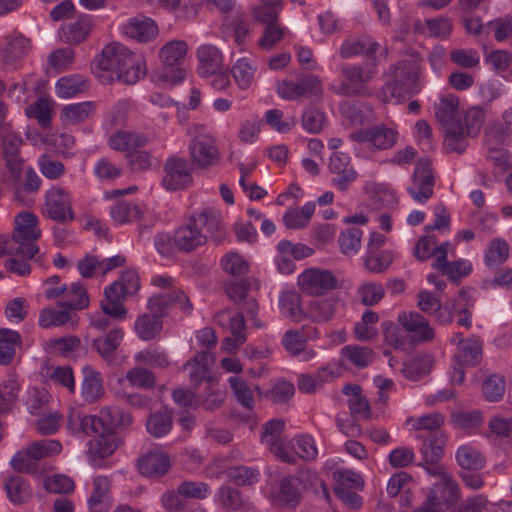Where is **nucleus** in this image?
<instances>
[{"label":"nucleus","mask_w":512,"mask_h":512,"mask_svg":"<svg viewBox=\"0 0 512 512\" xmlns=\"http://www.w3.org/2000/svg\"><path fill=\"white\" fill-rule=\"evenodd\" d=\"M126 380L131 386L151 389L156 384V377L154 373L144 367H134L126 373Z\"/></svg>","instance_id":"nucleus-63"},{"label":"nucleus","mask_w":512,"mask_h":512,"mask_svg":"<svg viewBox=\"0 0 512 512\" xmlns=\"http://www.w3.org/2000/svg\"><path fill=\"white\" fill-rule=\"evenodd\" d=\"M170 457L164 451H152L138 460L139 472L147 477H161L170 469Z\"/></svg>","instance_id":"nucleus-22"},{"label":"nucleus","mask_w":512,"mask_h":512,"mask_svg":"<svg viewBox=\"0 0 512 512\" xmlns=\"http://www.w3.org/2000/svg\"><path fill=\"white\" fill-rule=\"evenodd\" d=\"M378 60L377 57H372L364 65H344L341 68V73L347 80L339 87L338 94L344 96H358L369 97L372 95V90L368 83L377 74Z\"/></svg>","instance_id":"nucleus-4"},{"label":"nucleus","mask_w":512,"mask_h":512,"mask_svg":"<svg viewBox=\"0 0 512 512\" xmlns=\"http://www.w3.org/2000/svg\"><path fill=\"white\" fill-rule=\"evenodd\" d=\"M216 496L219 504L229 511L240 510L245 505L241 492L228 485H222L217 490Z\"/></svg>","instance_id":"nucleus-56"},{"label":"nucleus","mask_w":512,"mask_h":512,"mask_svg":"<svg viewBox=\"0 0 512 512\" xmlns=\"http://www.w3.org/2000/svg\"><path fill=\"white\" fill-rule=\"evenodd\" d=\"M387 75L390 80L382 88L383 101L390 97H410L422 89L420 59L417 56L412 55L391 65Z\"/></svg>","instance_id":"nucleus-1"},{"label":"nucleus","mask_w":512,"mask_h":512,"mask_svg":"<svg viewBox=\"0 0 512 512\" xmlns=\"http://www.w3.org/2000/svg\"><path fill=\"white\" fill-rule=\"evenodd\" d=\"M426 498L441 512L448 510L460 498L458 484L451 476H444L433 484Z\"/></svg>","instance_id":"nucleus-15"},{"label":"nucleus","mask_w":512,"mask_h":512,"mask_svg":"<svg viewBox=\"0 0 512 512\" xmlns=\"http://www.w3.org/2000/svg\"><path fill=\"white\" fill-rule=\"evenodd\" d=\"M178 305L180 310L190 313L192 304L182 290L171 288L152 296L148 301L150 312L157 314L160 318L166 315L172 307Z\"/></svg>","instance_id":"nucleus-12"},{"label":"nucleus","mask_w":512,"mask_h":512,"mask_svg":"<svg viewBox=\"0 0 512 512\" xmlns=\"http://www.w3.org/2000/svg\"><path fill=\"white\" fill-rule=\"evenodd\" d=\"M214 357L208 351H201L197 353L194 358L186 362L184 369L188 370V376L190 382L195 386H199L201 383L206 382L211 384L213 378L211 376L210 369L214 364Z\"/></svg>","instance_id":"nucleus-20"},{"label":"nucleus","mask_w":512,"mask_h":512,"mask_svg":"<svg viewBox=\"0 0 512 512\" xmlns=\"http://www.w3.org/2000/svg\"><path fill=\"white\" fill-rule=\"evenodd\" d=\"M193 218L199 228H206V232L216 243L219 244L226 238V231L222 226L220 212L218 210L207 207L200 213L194 214Z\"/></svg>","instance_id":"nucleus-26"},{"label":"nucleus","mask_w":512,"mask_h":512,"mask_svg":"<svg viewBox=\"0 0 512 512\" xmlns=\"http://www.w3.org/2000/svg\"><path fill=\"white\" fill-rule=\"evenodd\" d=\"M433 363V357L429 354H424L403 364L400 371L405 378L409 380H418L431 371Z\"/></svg>","instance_id":"nucleus-42"},{"label":"nucleus","mask_w":512,"mask_h":512,"mask_svg":"<svg viewBox=\"0 0 512 512\" xmlns=\"http://www.w3.org/2000/svg\"><path fill=\"white\" fill-rule=\"evenodd\" d=\"M377 48L378 44L371 39H349L342 44L340 55L344 59L366 55L369 61L372 57H376Z\"/></svg>","instance_id":"nucleus-36"},{"label":"nucleus","mask_w":512,"mask_h":512,"mask_svg":"<svg viewBox=\"0 0 512 512\" xmlns=\"http://www.w3.org/2000/svg\"><path fill=\"white\" fill-rule=\"evenodd\" d=\"M111 480L107 476L98 475L93 478L92 491L88 499L91 509L110 504Z\"/></svg>","instance_id":"nucleus-39"},{"label":"nucleus","mask_w":512,"mask_h":512,"mask_svg":"<svg viewBox=\"0 0 512 512\" xmlns=\"http://www.w3.org/2000/svg\"><path fill=\"white\" fill-rule=\"evenodd\" d=\"M139 54L130 51L121 43L113 42L107 44L96 57L94 72L102 82H112L120 67L138 65Z\"/></svg>","instance_id":"nucleus-2"},{"label":"nucleus","mask_w":512,"mask_h":512,"mask_svg":"<svg viewBox=\"0 0 512 512\" xmlns=\"http://www.w3.org/2000/svg\"><path fill=\"white\" fill-rule=\"evenodd\" d=\"M57 305L64 309L86 308L89 305V298L86 289L80 283H72L68 287L65 298L58 301Z\"/></svg>","instance_id":"nucleus-49"},{"label":"nucleus","mask_w":512,"mask_h":512,"mask_svg":"<svg viewBox=\"0 0 512 512\" xmlns=\"http://www.w3.org/2000/svg\"><path fill=\"white\" fill-rule=\"evenodd\" d=\"M43 213L58 223L72 222L75 219V214L72 209L71 194L57 186L49 189L45 196Z\"/></svg>","instance_id":"nucleus-7"},{"label":"nucleus","mask_w":512,"mask_h":512,"mask_svg":"<svg viewBox=\"0 0 512 512\" xmlns=\"http://www.w3.org/2000/svg\"><path fill=\"white\" fill-rule=\"evenodd\" d=\"M407 423L416 432L415 435H427L435 431H442L441 427L444 424V416L439 412H432L418 418H409Z\"/></svg>","instance_id":"nucleus-41"},{"label":"nucleus","mask_w":512,"mask_h":512,"mask_svg":"<svg viewBox=\"0 0 512 512\" xmlns=\"http://www.w3.org/2000/svg\"><path fill=\"white\" fill-rule=\"evenodd\" d=\"M191 165L184 158L171 157L165 164V176L162 183L168 190L186 187L192 181Z\"/></svg>","instance_id":"nucleus-16"},{"label":"nucleus","mask_w":512,"mask_h":512,"mask_svg":"<svg viewBox=\"0 0 512 512\" xmlns=\"http://www.w3.org/2000/svg\"><path fill=\"white\" fill-rule=\"evenodd\" d=\"M397 322L405 331L409 343L413 345L430 342L435 337V331L430 322L418 312L403 311L398 314Z\"/></svg>","instance_id":"nucleus-9"},{"label":"nucleus","mask_w":512,"mask_h":512,"mask_svg":"<svg viewBox=\"0 0 512 512\" xmlns=\"http://www.w3.org/2000/svg\"><path fill=\"white\" fill-rule=\"evenodd\" d=\"M40 236L41 230L38 227V218L35 214L22 212L15 217V227L10 238L15 240V247L20 255L35 258L39 253V247L35 242Z\"/></svg>","instance_id":"nucleus-6"},{"label":"nucleus","mask_w":512,"mask_h":512,"mask_svg":"<svg viewBox=\"0 0 512 512\" xmlns=\"http://www.w3.org/2000/svg\"><path fill=\"white\" fill-rule=\"evenodd\" d=\"M188 51V45L182 40L167 42L159 50V59L162 67L157 72V80L168 84L176 85L182 82L186 76V70L181 66Z\"/></svg>","instance_id":"nucleus-3"},{"label":"nucleus","mask_w":512,"mask_h":512,"mask_svg":"<svg viewBox=\"0 0 512 512\" xmlns=\"http://www.w3.org/2000/svg\"><path fill=\"white\" fill-rule=\"evenodd\" d=\"M92 29V22L87 15L80 16L75 21L64 25L61 28L62 39L69 44H78L83 42Z\"/></svg>","instance_id":"nucleus-32"},{"label":"nucleus","mask_w":512,"mask_h":512,"mask_svg":"<svg viewBox=\"0 0 512 512\" xmlns=\"http://www.w3.org/2000/svg\"><path fill=\"white\" fill-rule=\"evenodd\" d=\"M82 373L81 396L88 403L96 402L105 393L101 375L90 365L84 366Z\"/></svg>","instance_id":"nucleus-28"},{"label":"nucleus","mask_w":512,"mask_h":512,"mask_svg":"<svg viewBox=\"0 0 512 512\" xmlns=\"http://www.w3.org/2000/svg\"><path fill=\"white\" fill-rule=\"evenodd\" d=\"M8 499L16 505L28 502L32 497L29 483L21 476H11L4 483Z\"/></svg>","instance_id":"nucleus-34"},{"label":"nucleus","mask_w":512,"mask_h":512,"mask_svg":"<svg viewBox=\"0 0 512 512\" xmlns=\"http://www.w3.org/2000/svg\"><path fill=\"white\" fill-rule=\"evenodd\" d=\"M124 333L121 329H112L104 337L94 338L91 342V347L95 349L101 357L108 358L119 347Z\"/></svg>","instance_id":"nucleus-43"},{"label":"nucleus","mask_w":512,"mask_h":512,"mask_svg":"<svg viewBox=\"0 0 512 512\" xmlns=\"http://www.w3.org/2000/svg\"><path fill=\"white\" fill-rule=\"evenodd\" d=\"M226 477L238 486H251L259 481L260 472L244 465L232 466L225 470Z\"/></svg>","instance_id":"nucleus-50"},{"label":"nucleus","mask_w":512,"mask_h":512,"mask_svg":"<svg viewBox=\"0 0 512 512\" xmlns=\"http://www.w3.org/2000/svg\"><path fill=\"white\" fill-rule=\"evenodd\" d=\"M294 453L305 461H314L318 456V449L312 436L302 434L292 439Z\"/></svg>","instance_id":"nucleus-55"},{"label":"nucleus","mask_w":512,"mask_h":512,"mask_svg":"<svg viewBox=\"0 0 512 512\" xmlns=\"http://www.w3.org/2000/svg\"><path fill=\"white\" fill-rule=\"evenodd\" d=\"M105 298L101 301V308L104 314L121 320L127 316V310L123 305L126 297L129 295L121 286L120 282L114 281L104 290Z\"/></svg>","instance_id":"nucleus-18"},{"label":"nucleus","mask_w":512,"mask_h":512,"mask_svg":"<svg viewBox=\"0 0 512 512\" xmlns=\"http://www.w3.org/2000/svg\"><path fill=\"white\" fill-rule=\"evenodd\" d=\"M444 148L447 152L463 153L467 147L466 131L461 124L445 127Z\"/></svg>","instance_id":"nucleus-53"},{"label":"nucleus","mask_w":512,"mask_h":512,"mask_svg":"<svg viewBox=\"0 0 512 512\" xmlns=\"http://www.w3.org/2000/svg\"><path fill=\"white\" fill-rule=\"evenodd\" d=\"M148 140L145 136L136 132L118 131L109 137V146L117 151H128L143 147Z\"/></svg>","instance_id":"nucleus-38"},{"label":"nucleus","mask_w":512,"mask_h":512,"mask_svg":"<svg viewBox=\"0 0 512 512\" xmlns=\"http://www.w3.org/2000/svg\"><path fill=\"white\" fill-rule=\"evenodd\" d=\"M279 310L283 317L295 323L307 319L306 312L302 307V297L296 291L286 290L280 293Z\"/></svg>","instance_id":"nucleus-25"},{"label":"nucleus","mask_w":512,"mask_h":512,"mask_svg":"<svg viewBox=\"0 0 512 512\" xmlns=\"http://www.w3.org/2000/svg\"><path fill=\"white\" fill-rule=\"evenodd\" d=\"M483 355V341L478 336L466 338L461 348H457L455 361L460 366H475L480 363Z\"/></svg>","instance_id":"nucleus-29"},{"label":"nucleus","mask_w":512,"mask_h":512,"mask_svg":"<svg viewBox=\"0 0 512 512\" xmlns=\"http://www.w3.org/2000/svg\"><path fill=\"white\" fill-rule=\"evenodd\" d=\"M256 67H254L246 58L237 60L231 69L236 84L241 89L250 87L254 79Z\"/></svg>","instance_id":"nucleus-59"},{"label":"nucleus","mask_w":512,"mask_h":512,"mask_svg":"<svg viewBox=\"0 0 512 512\" xmlns=\"http://www.w3.org/2000/svg\"><path fill=\"white\" fill-rule=\"evenodd\" d=\"M339 110L352 125L371 124L376 120L373 108L365 102L345 100L339 104Z\"/></svg>","instance_id":"nucleus-24"},{"label":"nucleus","mask_w":512,"mask_h":512,"mask_svg":"<svg viewBox=\"0 0 512 512\" xmlns=\"http://www.w3.org/2000/svg\"><path fill=\"white\" fill-rule=\"evenodd\" d=\"M172 426V413L167 408L151 413L146 421V430L154 438L166 436Z\"/></svg>","instance_id":"nucleus-37"},{"label":"nucleus","mask_w":512,"mask_h":512,"mask_svg":"<svg viewBox=\"0 0 512 512\" xmlns=\"http://www.w3.org/2000/svg\"><path fill=\"white\" fill-rule=\"evenodd\" d=\"M208 236L201 231L195 222L193 216L189 221L179 227L174 233V243L176 248L183 252H191L207 241Z\"/></svg>","instance_id":"nucleus-17"},{"label":"nucleus","mask_w":512,"mask_h":512,"mask_svg":"<svg viewBox=\"0 0 512 512\" xmlns=\"http://www.w3.org/2000/svg\"><path fill=\"white\" fill-rule=\"evenodd\" d=\"M319 331L315 327L302 326L301 329L287 330L281 340L285 350L295 356L307 343L308 340L317 339Z\"/></svg>","instance_id":"nucleus-27"},{"label":"nucleus","mask_w":512,"mask_h":512,"mask_svg":"<svg viewBox=\"0 0 512 512\" xmlns=\"http://www.w3.org/2000/svg\"><path fill=\"white\" fill-rule=\"evenodd\" d=\"M199 61L198 73L208 77L220 72L223 68V56L221 51L212 44H203L197 49Z\"/></svg>","instance_id":"nucleus-23"},{"label":"nucleus","mask_w":512,"mask_h":512,"mask_svg":"<svg viewBox=\"0 0 512 512\" xmlns=\"http://www.w3.org/2000/svg\"><path fill=\"white\" fill-rule=\"evenodd\" d=\"M162 329V321L155 313H143L139 315L134 324L137 336L143 341L154 339Z\"/></svg>","instance_id":"nucleus-35"},{"label":"nucleus","mask_w":512,"mask_h":512,"mask_svg":"<svg viewBox=\"0 0 512 512\" xmlns=\"http://www.w3.org/2000/svg\"><path fill=\"white\" fill-rule=\"evenodd\" d=\"M328 168L335 175L332 178V185L340 191H346L358 176L351 164L350 156L340 151L334 152L330 156Z\"/></svg>","instance_id":"nucleus-14"},{"label":"nucleus","mask_w":512,"mask_h":512,"mask_svg":"<svg viewBox=\"0 0 512 512\" xmlns=\"http://www.w3.org/2000/svg\"><path fill=\"white\" fill-rule=\"evenodd\" d=\"M21 343L18 332L10 329H0V364L8 365L15 356L16 346Z\"/></svg>","instance_id":"nucleus-47"},{"label":"nucleus","mask_w":512,"mask_h":512,"mask_svg":"<svg viewBox=\"0 0 512 512\" xmlns=\"http://www.w3.org/2000/svg\"><path fill=\"white\" fill-rule=\"evenodd\" d=\"M383 336L385 343L396 350H404L409 342L402 327L393 322L383 323Z\"/></svg>","instance_id":"nucleus-62"},{"label":"nucleus","mask_w":512,"mask_h":512,"mask_svg":"<svg viewBox=\"0 0 512 512\" xmlns=\"http://www.w3.org/2000/svg\"><path fill=\"white\" fill-rule=\"evenodd\" d=\"M509 256L508 243L500 238L491 241L485 255L486 264L490 267H497L504 263Z\"/></svg>","instance_id":"nucleus-60"},{"label":"nucleus","mask_w":512,"mask_h":512,"mask_svg":"<svg viewBox=\"0 0 512 512\" xmlns=\"http://www.w3.org/2000/svg\"><path fill=\"white\" fill-rule=\"evenodd\" d=\"M300 289L312 296L321 295L337 285L334 275L327 270L308 269L298 278Z\"/></svg>","instance_id":"nucleus-13"},{"label":"nucleus","mask_w":512,"mask_h":512,"mask_svg":"<svg viewBox=\"0 0 512 512\" xmlns=\"http://www.w3.org/2000/svg\"><path fill=\"white\" fill-rule=\"evenodd\" d=\"M27 447L29 449V453L34 456V459H36L37 462L47 457L56 456L62 451L61 443L53 439L34 441Z\"/></svg>","instance_id":"nucleus-58"},{"label":"nucleus","mask_w":512,"mask_h":512,"mask_svg":"<svg viewBox=\"0 0 512 512\" xmlns=\"http://www.w3.org/2000/svg\"><path fill=\"white\" fill-rule=\"evenodd\" d=\"M277 93L281 98L293 101L310 96L318 100L322 97L323 92L320 80L316 76L309 75L298 82H279L277 85Z\"/></svg>","instance_id":"nucleus-11"},{"label":"nucleus","mask_w":512,"mask_h":512,"mask_svg":"<svg viewBox=\"0 0 512 512\" xmlns=\"http://www.w3.org/2000/svg\"><path fill=\"white\" fill-rule=\"evenodd\" d=\"M118 447L117 437L114 433L104 431L89 441V451L94 457L107 458Z\"/></svg>","instance_id":"nucleus-40"},{"label":"nucleus","mask_w":512,"mask_h":512,"mask_svg":"<svg viewBox=\"0 0 512 512\" xmlns=\"http://www.w3.org/2000/svg\"><path fill=\"white\" fill-rule=\"evenodd\" d=\"M30 50V41L21 34H12L7 37V44L3 51L5 63H14L25 56Z\"/></svg>","instance_id":"nucleus-45"},{"label":"nucleus","mask_w":512,"mask_h":512,"mask_svg":"<svg viewBox=\"0 0 512 512\" xmlns=\"http://www.w3.org/2000/svg\"><path fill=\"white\" fill-rule=\"evenodd\" d=\"M435 179L431 163L420 159L412 174L411 184L407 188L409 195L418 203H426L434 193Z\"/></svg>","instance_id":"nucleus-10"},{"label":"nucleus","mask_w":512,"mask_h":512,"mask_svg":"<svg viewBox=\"0 0 512 512\" xmlns=\"http://www.w3.org/2000/svg\"><path fill=\"white\" fill-rule=\"evenodd\" d=\"M421 441L419 453L423 459L440 461L444 456V448L447 444V434L444 431H435L427 435H415Z\"/></svg>","instance_id":"nucleus-21"},{"label":"nucleus","mask_w":512,"mask_h":512,"mask_svg":"<svg viewBox=\"0 0 512 512\" xmlns=\"http://www.w3.org/2000/svg\"><path fill=\"white\" fill-rule=\"evenodd\" d=\"M300 480L296 476H286L279 484L278 500L283 505H295L300 500Z\"/></svg>","instance_id":"nucleus-52"},{"label":"nucleus","mask_w":512,"mask_h":512,"mask_svg":"<svg viewBox=\"0 0 512 512\" xmlns=\"http://www.w3.org/2000/svg\"><path fill=\"white\" fill-rule=\"evenodd\" d=\"M456 461L463 469L480 470L485 466V457L473 446L462 445L456 451Z\"/></svg>","instance_id":"nucleus-44"},{"label":"nucleus","mask_w":512,"mask_h":512,"mask_svg":"<svg viewBox=\"0 0 512 512\" xmlns=\"http://www.w3.org/2000/svg\"><path fill=\"white\" fill-rule=\"evenodd\" d=\"M398 133L385 124H379L357 130L350 134V139L357 143L364 144L369 150L381 151L394 146Z\"/></svg>","instance_id":"nucleus-8"},{"label":"nucleus","mask_w":512,"mask_h":512,"mask_svg":"<svg viewBox=\"0 0 512 512\" xmlns=\"http://www.w3.org/2000/svg\"><path fill=\"white\" fill-rule=\"evenodd\" d=\"M341 353L358 368L367 367L374 358L372 349L366 346L347 345L342 348Z\"/></svg>","instance_id":"nucleus-54"},{"label":"nucleus","mask_w":512,"mask_h":512,"mask_svg":"<svg viewBox=\"0 0 512 512\" xmlns=\"http://www.w3.org/2000/svg\"><path fill=\"white\" fill-rule=\"evenodd\" d=\"M337 303V299L333 297L311 301L306 312L307 319L314 323L330 321L336 313Z\"/></svg>","instance_id":"nucleus-33"},{"label":"nucleus","mask_w":512,"mask_h":512,"mask_svg":"<svg viewBox=\"0 0 512 512\" xmlns=\"http://www.w3.org/2000/svg\"><path fill=\"white\" fill-rule=\"evenodd\" d=\"M124 30L128 36L139 42H147L158 33V28L154 21L145 16L131 18L125 25Z\"/></svg>","instance_id":"nucleus-31"},{"label":"nucleus","mask_w":512,"mask_h":512,"mask_svg":"<svg viewBox=\"0 0 512 512\" xmlns=\"http://www.w3.org/2000/svg\"><path fill=\"white\" fill-rule=\"evenodd\" d=\"M229 384L237 401L245 408L252 410L254 408V397L252 389L246 381L240 377L234 376L229 379Z\"/></svg>","instance_id":"nucleus-64"},{"label":"nucleus","mask_w":512,"mask_h":512,"mask_svg":"<svg viewBox=\"0 0 512 512\" xmlns=\"http://www.w3.org/2000/svg\"><path fill=\"white\" fill-rule=\"evenodd\" d=\"M315 211V204L307 202L301 209L288 210L283 215V223L288 229H301L306 227Z\"/></svg>","instance_id":"nucleus-48"},{"label":"nucleus","mask_w":512,"mask_h":512,"mask_svg":"<svg viewBox=\"0 0 512 512\" xmlns=\"http://www.w3.org/2000/svg\"><path fill=\"white\" fill-rule=\"evenodd\" d=\"M2 139L3 157L6 167L11 176L18 179L23 170V159L20 156L19 150L23 143L22 138L13 132H4Z\"/></svg>","instance_id":"nucleus-19"},{"label":"nucleus","mask_w":512,"mask_h":512,"mask_svg":"<svg viewBox=\"0 0 512 512\" xmlns=\"http://www.w3.org/2000/svg\"><path fill=\"white\" fill-rule=\"evenodd\" d=\"M189 133L191 139L188 150L191 162L200 169L216 165L221 156L215 138L207 133L202 125H195Z\"/></svg>","instance_id":"nucleus-5"},{"label":"nucleus","mask_w":512,"mask_h":512,"mask_svg":"<svg viewBox=\"0 0 512 512\" xmlns=\"http://www.w3.org/2000/svg\"><path fill=\"white\" fill-rule=\"evenodd\" d=\"M451 421L457 428L466 431H476L482 426L483 417L479 410L459 411L452 413Z\"/></svg>","instance_id":"nucleus-57"},{"label":"nucleus","mask_w":512,"mask_h":512,"mask_svg":"<svg viewBox=\"0 0 512 512\" xmlns=\"http://www.w3.org/2000/svg\"><path fill=\"white\" fill-rule=\"evenodd\" d=\"M93 111V102L71 104L62 108L61 119L65 124L75 125L88 119Z\"/></svg>","instance_id":"nucleus-46"},{"label":"nucleus","mask_w":512,"mask_h":512,"mask_svg":"<svg viewBox=\"0 0 512 512\" xmlns=\"http://www.w3.org/2000/svg\"><path fill=\"white\" fill-rule=\"evenodd\" d=\"M86 87V81L82 77H62L57 81L56 92L59 97L70 98L83 92Z\"/></svg>","instance_id":"nucleus-61"},{"label":"nucleus","mask_w":512,"mask_h":512,"mask_svg":"<svg viewBox=\"0 0 512 512\" xmlns=\"http://www.w3.org/2000/svg\"><path fill=\"white\" fill-rule=\"evenodd\" d=\"M142 210L132 202L119 201L111 207V217L118 224L133 222L141 218Z\"/></svg>","instance_id":"nucleus-51"},{"label":"nucleus","mask_w":512,"mask_h":512,"mask_svg":"<svg viewBox=\"0 0 512 512\" xmlns=\"http://www.w3.org/2000/svg\"><path fill=\"white\" fill-rule=\"evenodd\" d=\"M458 106L459 99L455 95L448 94L440 98L435 108L436 118L443 128L461 124Z\"/></svg>","instance_id":"nucleus-30"}]
</instances>
